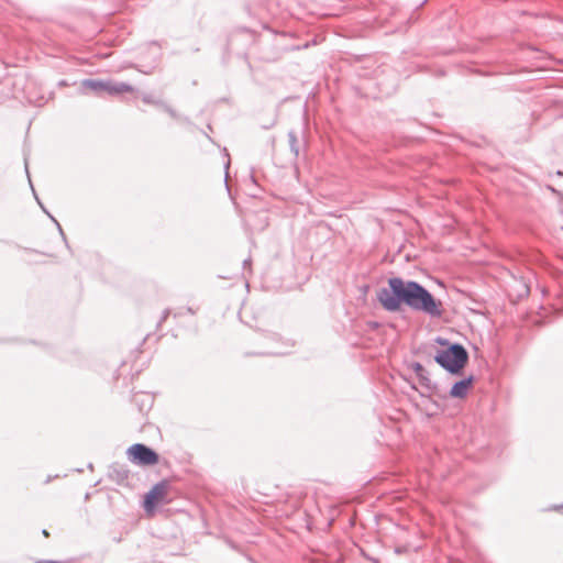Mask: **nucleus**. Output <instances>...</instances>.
Listing matches in <instances>:
<instances>
[{
    "mask_svg": "<svg viewBox=\"0 0 563 563\" xmlns=\"http://www.w3.org/2000/svg\"><path fill=\"white\" fill-rule=\"evenodd\" d=\"M376 298L383 309L388 312H397L405 305L431 318H440L443 313L441 301L435 299L423 285L397 276L388 278L387 287L380 288Z\"/></svg>",
    "mask_w": 563,
    "mask_h": 563,
    "instance_id": "f257e3e1",
    "label": "nucleus"
},
{
    "mask_svg": "<svg viewBox=\"0 0 563 563\" xmlns=\"http://www.w3.org/2000/svg\"><path fill=\"white\" fill-rule=\"evenodd\" d=\"M250 263H251V260H250V258L244 260V261H243V265H244V267H245L246 265H249Z\"/></svg>",
    "mask_w": 563,
    "mask_h": 563,
    "instance_id": "aec40b11",
    "label": "nucleus"
},
{
    "mask_svg": "<svg viewBox=\"0 0 563 563\" xmlns=\"http://www.w3.org/2000/svg\"><path fill=\"white\" fill-rule=\"evenodd\" d=\"M35 198H36L37 202L40 203L41 208L43 209V211H44L45 213H47V214H48V217H49V218H51V219L56 223V225H57V228H58V231H59V233L62 234L63 239H64V240H66L65 234H64V232H63V229H62L60 224L56 221V219H55L52 214H49V213H48V211H47V210L44 208V206L40 202V200H38V198H37L36 196H35Z\"/></svg>",
    "mask_w": 563,
    "mask_h": 563,
    "instance_id": "ddd939ff",
    "label": "nucleus"
},
{
    "mask_svg": "<svg viewBox=\"0 0 563 563\" xmlns=\"http://www.w3.org/2000/svg\"><path fill=\"white\" fill-rule=\"evenodd\" d=\"M251 179H252L253 183H255V178H254L253 175H251Z\"/></svg>",
    "mask_w": 563,
    "mask_h": 563,
    "instance_id": "a878e982",
    "label": "nucleus"
},
{
    "mask_svg": "<svg viewBox=\"0 0 563 563\" xmlns=\"http://www.w3.org/2000/svg\"><path fill=\"white\" fill-rule=\"evenodd\" d=\"M555 175L563 176V172L559 169V170H556Z\"/></svg>",
    "mask_w": 563,
    "mask_h": 563,
    "instance_id": "4be33fe9",
    "label": "nucleus"
},
{
    "mask_svg": "<svg viewBox=\"0 0 563 563\" xmlns=\"http://www.w3.org/2000/svg\"><path fill=\"white\" fill-rule=\"evenodd\" d=\"M332 525H333V521H332V520H330V521L328 522V528H329V527H331Z\"/></svg>",
    "mask_w": 563,
    "mask_h": 563,
    "instance_id": "b1692460",
    "label": "nucleus"
},
{
    "mask_svg": "<svg viewBox=\"0 0 563 563\" xmlns=\"http://www.w3.org/2000/svg\"><path fill=\"white\" fill-rule=\"evenodd\" d=\"M169 313H170V310H169V309H165V310L163 311L162 317H161V319H159V321H158V325H161V324H162V323L167 319V317L169 316Z\"/></svg>",
    "mask_w": 563,
    "mask_h": 563,
    "instance_id": "dca6fc26",
    "label": "nucleus"
},
{
    "mask_svg": "<svg viewBox=\"0 0 563 563\" xmlns=\"http://www.w3.org/2000/svg\"><path fill=\"white\" fill-rule=\"evenodd\" d=\"M435 342L442 347L433 355L434 362L451 375H461L468 362L467 350L457 342H450L448 339L438 336Z\"/></svg>",
    "mask_w": 563,
    "mask_h": 563,
    "instance_id": "f03ea898",
    "label": "nucleus"
},
{
    "mask_svg": "<svg viewBox=\"0 0 563 563\" xmlns=\"http://www.w3.org/2000/svg\"><path fill=\"white\" fill-rule=\"evenodd\" d=\"M130 471L125 464L114 462L109 466L108 476L110 479L122 484L129 478Z\"/></svg>",
    "mask_w": 563,
    "mask_h": 563,
    "instance_id": "6e6552de",
    "label": "nucleus"
},
{
    "mask_svg": "<svg viewBox=\"0 0 563 563\" xmlns=\"http://www.w3.org/2000/svg\"><path fill=\"white\" fill-rule=\"evenodd\" d=\"M25 172L29 175V167H27V161L25 159Z\"/></svg>",
    "mask_w": 563,
    "mask_h": 563,
    "instance_id": "5701e85b",
    "label": "nucleus"
},
{
    "mask_svg": "<svg viewBox=\"0 0 563 563\" xmlns=\"http://www.w3.org/2000/svg\"><path fill=\"white\" fill-rule=\"evenodd\" d=\"M142 100L144 103L154 104L158 108H162V103H164V101H162V100L154 99V97L150 93H144L142 97Z\"/></svg>",
    "mask_w": 563,
    "mask_h": 563,
    "instance_id": "f8f14e48",
    "label": "nucleus"
},
{
    "mask_svg": "<svg viewBox=\"0 0 563 563\" xmlns=\"http://www.w3.org/2000/svg\"><path fill=\"white\" fill-rule=\"evenodd\" d=\"M475 380L474 375H468L457 382H455L450 391L449 395L452 398H465L467 396V393L470 388L472 387L473 383Z\"/></svg>",
    "mask_w": 563,
    "mask_h": 563,
    "instance_id": "423d86ee",
    "label": "nucleus"
},
{
    "mask_svg": "<svg viewBox=\"0 0 563 563\" xmlns=\"http://www.w3.org/2000/svg\"><path fill=\"white\" fill-rule=\"evenodd\" d=\"M74 560H68V561H57V560H40V561H36V563H73Z\"/></svg>",
    "mask_w": 563,
    "mask_h": 563,
    "instance_id": "2eb2a0df",
    "label": "nucleus"
},
{
    "mask_svg": "<svg viewBox=\"0 0 563 563\" xmlns=\"http://www.w3.org/2000/svg\"><path fill=\"white\" fill-rule=\"evenodd\" d=\"M186 311L190 314H195V310L191 307H187Z\"/></svg>",
    "mask_w": 563,
    "mask_h": 563,
    "instance_id": "6ab92c4d",
    "label": "nucleus"
},
{
    "mask_svg": "<svg viewBox=\"0 0 563 563\" xmlns=\"http://www.w3.org/2000/svg\"><path fill=\"white\" fill-rule=\"evenodd\" d=\"M229 166H230V158H228V161H227V163H225V165H224V167H225V169H227V172H225V175H227V176H228V169H229Z\"/></svg>",
    "mask_w": 563,
    "mask_h": 563,
    "instance_id": "a211bd4d",
    "label": "nucleus"
},
{
    "mask_svg": "<svg viewBox=\"0 0 563 563\" xmlns=\"http://www.w3.org/2000/svg\"><path fill=\"white\" fill-rule=\"evenodd\" d=\"M410 368L417 374L421 386H423L428 391H433L435 389V384L429 377L428 371L422 366L419 362H413L410 364Z\"/></svg>",
    "mask_w": 563,
    "mask_h": 563,
    "instance_id": "0eeeda50",
    "label": "nucleus"
},
{
    "mask_svg": "<svg viewBox=\"0 0 563 563\" xmlns=\"http://www.w3.org/2000/svg\"><path fill=\"white\" fill-rule=\"evenodd\" d=\"M42 533H43V536H44L45 538H47V537L49 536L48 530H42Z\"/></svg>",
    "mask_w": 563,
    "mask_h": 563,
    "instance_id": "412c9836",
    "label": "nucleus"
},
{
    "mask_svg": "<svg viewBox=\"0 0 563 563\" xmlns=\"http://www.w3.org/2000/svg\"><path fill=\"white\" fill-rule=\"evenodd\" d=\"M288 136V143L290 152L294 154L295 158H298L299 156V141L297 133L294 130H290L287 134Z\"/></svg>",
    "mask_w": 563,
    "mask_h": 563,
    "instance_id": "1a4fd4ad",
    "label": "nucleus"
},
{
    "mask_svg": "<svg viewBox=\"0 0 563 563\" xmlns=\"http://www.w3.org/2000/svg\"><path fill=\"white\" fill-rule=\"evenodd\" d=\"M161 109L164 110L166 113H168L174 119H176L178 117L176 111L170 106H168L165 102L162 103V108Z\"/></svg>",
    "mask_w": 563,
    "mask_h": 563,
    "instance_id": "4468645a",
    "label": "nucleus"
},
{
    "mask_svg": "<svg viewBox=\"0 0 563 563\" xmlns=\"http://www.w3.org/2000/svg\"><path fill=\"white\" fill-rule=\"evenodd\" d=\"M82 86L89 88L98 96L102 93L119 96L123 92H132L134 90V88L129 84L101 79H85L82 81Z\"/></svg>",
    "mask_w": 563,
    "mask_h": 563,
    "instance_id": "7ed1b4c3",
    "label": "nucleus"
},
{
    "mask_svg": "<svg viewBox=\"0 0 563 563\" xmlns=\"http://www.w3.org/2000/svg\"><path fill=\"white\" fill-rule=\"evenodd\" d=\"M349 521H350V525H351V526H354V525H355V522H354V521H352V519H351V518L349 519Z\"/></svg>",
    "mask_w": 563,
    "mask_h": 563,
    "instance_id": "393cba45",
    "label": "nucleus"
},
{
    "mask_svg": "<svg viewBox=\"0 0 563 563\" xmlns=\"http://www.w3.org/2000/svg\"><path fill=\"white\" fill-rule=\"evenodd\" d=\"M168 489L167 481L163 479L156 483L145 495L144 509L150 512L153 511L159 503L165 500Z\"/></svg>",
    "mask_w": 563,
    "mask_h": 563,
    "instance_id": "39448f33",
    "label": "nucleus"
},
{
    "mask_svg": "<svg viewBox=\"0 0 563 563\" xmlns=\"http://www.w3.org/2000/svg\"><path fill=\"white\" fill-rule=\"evenodd\" d=\"M421 548L420 544H400L396 545L394 552L396 554L417 552Z\"/></svg>",
    "mask_w": 563,
    "mask_h": 563,
    "instance_id": "9d476101",
    "label": "nucleus"
},
{
    "mask_svg": "<svg viewBox=\"0 0 563 563\" xmlns=\"http://www.w3.org/2000/svg\"><path fill=\"white\" fill-rule=\"evenodd\" d=\"M143 397L145 399L141 401H139L137 396L134 397L135 404L140 406V411H143L144 409H150L153 404V399L150 395H143Z\"/></svg>",
    "mask_w": 563,
    "mask_h": 563,
    "instance_id": "9b49d317",
    "label": "nucleus"
},
{
    "mask_svg": "<svg viewBox=\"0 0 563 563\" xmlns=\"http://www.w3.org/2000/svg\"><path fill=\"white\" fill-rule=\"evenodd\" d=\"M306 528H307V529H310V528H311L310 523H307V525H306Z\"/></svg>",
    "mask_w": 563,
    "mask_h": 563,
    "instance_id": "bb28decb",
    "label": "nucleus"
},
{
    "mask_svg": "<svg viewBox=\"0 0 563 563\" xmlns=\"http://www.w3.org/2000/svg\"><path fill=\"white\" fill-rule=\"evenodd\" d=\"M547 188H548L550 191H552V192H554V194H556V195H560V196H561V194H560V192H559L554 187H552V186L548 185V186H547Z\"/></svg>",
    "mask_w": 563,
    "mask_h": 563,
    "instance_id": "f3484780",
    "label": "nucleus"
},
{
    "mask_svg": "<svg viewBox=\"0 0 563 563\" xmlns=\"http://www.w3.org/2000/svg\"><path fill=\"white\" fill-rule=\"evenodd\" d=\"M128 459L142 466L155 465L159 461L158 453L143 443H134L126 450Z\"/></svg>",
    "mask_w": 563,
    "mask_h": 563,
    "instance_id": "20e7f679",
    "label": "nucleus"
}]
</instances>
